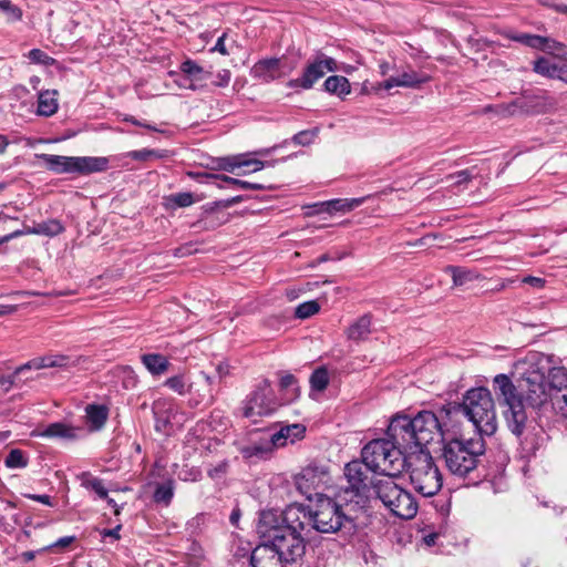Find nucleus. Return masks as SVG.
<instances>
[{"instance_id":"dca6fc26","label":"nucleus","mask_w":567,"mask_h":567,"mask_svg":"<svg viewBox=\"0 0 567 567\" xmlns=\"http://www.w3.org/2000/svg\"><path fill=\"white\" fill-rule=\"evenodd\" d=\"M282 513L277 509H265L260 512L257 523V533L265 543L277 533L284 529Z\"/></svg>"},{"instance_id":"5fc2aeb1","label":"nucleus","mask_w":567,"mask_h":567,"mask_svg":"<svg viewBox=\"0 0 567 567\" xmlns=\"http://www.w3.org/2000/svg\"><path fill=\"white\" fill-rule=\"evenodd\" d=\"M47 360H48L47 354L43 357L34 358V359L28 361L27 363L20 365L19 368H17L16 374H20L24 370H31V369L40 370V369L49 368V363L47 362Z\"/></svg>"},{"instance_id":"423d86ee","label":"nucleus","mask_w":567,"mask_h":567,"mask_svg":"<svg viewBox=\"0 0 567 567\" xmlns=\"http://www.w3.org/2000/svg\"><path fill=\"white\" fill-rule=\"evenodd\" d=\"M462 413L473 423L475 435H493L497 430L495 403L486 388H473L466 391L460 404Z\"/></svg>"},{"instance_id":"4be33fe9","label":"nucleus","mask_w":567,"mask_h":567,"mask_svg":"<svg viewBox=\"0 0 567 567\" xmlns=\"http://www.w3.org/2000/svg\"><path fill=\"white\" fill-rule=\"evenodd\" d=\"M38 157L45 163L49 171L55 174L76 173V156L40 154Z\"/></svg>"},{"instance_id":"bb28decb","label":"nucleus","mask_w":567,"mask_h":567,"mask_svg":"<svg viewBox=\"0 0 567 567\" xmlns=\"http://www.w3.org/2000/svg\"><path fill=\"white\" fill-rule=\"evenodd\" d=\"M141 361L152 375H162L169 368L168 359L159 353H145Z\"/></svg>"},{"instance_id":"a18cd8bd","label":"nucleus","mask_w":567,"mask_h":567,"mask_svg":"<svg viewBox=\"0 0 567 567\" xmlns=\"http://www.w3.org/2000/svg\"><path fill=\"white\" fill-rule=\"evenodd\" d=\"M280 388L288 394L287 402L295 400L299 395L297 379L290 373H286L280 378Z\"/></svg>"},{"instance_id":"c756f323","label":"nucleus","mask_w":567,"mask_h":567,"mask_svg":"<svg viewBox=\"0 0 567 567\" xmlns=\"http://www.w3.org/2000/svg\"><path fill=\"white\" fill-rule=\"evenodd\" d=\"M371 332V317L364 315L355 320L347 330L350 340L359 341L365 339Z\"/></svg>"},{"instance_id":"4c0bfd02","label":"nucleus","mask_w":567,"mask_h":567,"mask_svg":"<svg viewBox=\"0 0 567 567\" xmlns=\"http://www.w3.org/2000/svg\"><path fill=\"white\" fill-rule=\"evenodd\" d=\"M548 383L556 393L567 391V370L565 368H553L548 372Z\"/></svg>"},{"instance_id":"39448f33","label":"nucleus","mask_w":567,"mask_h":567,"mask_svg":"<svg viewBox=\"0 0 567 567\" xmlns=\"http://www.w3.org/2000/svg\"><path fill=\"white\" fill-rule=\"evenodd\" d=\"M359 508H354L344 495H336L334 498L319 495L316 504L310 509V522L319 533H337L346 523H351Z\"/></svg>"},{"instance_id":"8fccbe9b","label":"nucleus","mask_w":567,"mask_h":567,"mask_svg":"<svg viewBox=\"0 0 567 567\" xmlns=\"http://www.w3.org/2000/svg\"><path fill=\"white\" fill-rule=\"evenodd\" d=\"M167 202L171 206L175 207H188L194 204V196L192 193H176L167 197Z\"/></svg>"},{"instance_id":"58836bf2","label":"nucleus","mask_w":567,"mask_h":567,"mask_svg":"<svg viewBox=\"0 0 567 567\" xmlns=\"http://www.w3.org/2000/svg\"><path fill=\"white\" fill-rule=\"evenodd\" d=\"M561 44L550 38L533 34L529 41V48L542 50L554 54L561 49Z\"/></svg>"},{"instance_id":"774afa93","label":"nucleus","mask_w":567,"mask_h":567,"mask_svg":"<svg viewBox=\"0 0 567 567\" xmlns=\"http://www.w3.org/2000/svg\"><path fill=\"white\" fill-rule=\"evenodd\" d=\"M524 284H527L532 287H535L537 289H540L544 287L545 285V280L543 278H539V277H533V276H527V277H524L523 280H522Z\"/></svg>"},{"instance_id":"5701e85b","label":"nucleus","mask_w":567,"mask_h":567,"mask_svg":"<svg viewBox=\"0 0 567 567\" xmlns=\"http://www.w3.org/2000/svg\"><path fill=\"white\" fill-rule=\"evenodd\" d=\"M152 410L155 419V430L167 433L171 424L172 404L166 400H156Z\"/></svg>"},{"instance_id":"f03ea898","label":"nucleus","mask_w":567,"mask_h":567,"mask_svg":"<svg viewBox=\"0 0 567 567\" xmlns=\"http://www.w3.org/2000/svg\"><path fill=\"white\" fill-rule=\"evenodd\" d=\"M485 451V441L481 435L465 437L454 429L443 434L441 456L454 476L463 478L475 471Z\"/></svg>"},{"instance_id":"864d4df0","label":"nucleus","mask_w":567,"mask_h":567,"mask_svg":"<svg viewBox=\"0 0 567 567\" xmlns=\"http://www.w3.org/2000/svg\"><path fill=\"white\" fill-rule=\"evenodd\" d=\"M28 58L32 63L41 64V65H53L55 63V60L51 56H49L44 51L40 49H32L28 53Z\"/></svg>"},{"instance_id":"603ef678","label":"nucleus","mask_w":567,"mask_h":567,"mask_svg":"<svg viewBox=\"0 0 567 567\" xmlns=\"http://www.w3.org/2000/svg\"><path fill=\"white\" fill-rule=\"evenodd\" d=\"M241 155L227 156L218 158V167L223 171L235 173L236 168L241 167Z\"/></svg>"},{"instance_id":"6ab92c4d","label":"nucleus","mask_w":567,"mask_h":567,"mask_svg":"<svg viewBox=\"0 0 567 567\" xmlns=\"http://www.w3.org/2000/svg\"><path fill=\"white\" fill-rule=\"evenodd\" d=\"M306 426L300 423L281 426L279 431L270 435L269 440L275 449L293 444L305 437Z\"/></svg>"},{"instance_id":"1a4fd4ad","label":"nucleus","mask_w":567,"mask_h":567,"mask_svg":"<svg viewBox=\"0 0 567 567\" xmlns=\"http://www.w3.org/2000/svg\"><path fill=\"white\" fill-rule=\"evenodd\" d=\"M494 389L508 406L506 421L511 432L517 437H520L526 429L527 414L525 408L528 405L523 402V398L516 393L515 384L506 374H497L494 378Z\"/></svg>"},{"instance_id":"680f3d73","label":"nucleus","mask_w":567,"mask_h":567,"mask_svg":"<svg viewBox=\"0 0 567 567\" xmlns=\"http://www.w3.org/2000/svg\"><path fill=\"white\" fill-rule=\"evenodd\" d=\"M23 235H33L32 227L27 226L23 229L14 230L8 235L2 236V239L4 243H8V241H10L14 238H18L20 236H23Z\"/></svg>"},{"instance_id":"2eb2a0df","label":"nucleus","mask_w":567,"mask_h":567,"mask_svg":"<svg viewBox=\"0 0 567 567\" xmlns=\"http://www.w3.org/2000/svg\"><path fill=\"white\" fill-rule=\"evenodd\" d=\"M296 66L297 63L289 61L286 56L268 58L256 62L250 73L254 79L269 83L289 75Z\"/></svg>"},{"instance_id":"e2e57ef3","label":"nucleus","mask_w":567,"mask_h":567,"mask_svg":"<svg viewBox=\"0 0 567 567\" xmlns=\"http://www.w3.org/2000/svg\"><path fill=\"white\" fill-rule=\"evenodd\" d=\"M23 235H33L32 227L27 226L23 229L14 230L8 235L2 236V239L4 243H8V241H10L14 238H18L20 236H23Z\"/></svg>"},{"instance_id":"6e6d98bb","label":"nucleus","mask_w":567,"mask_h":567,"mask_svg":"<svg viewBox=\"0 0 567 567\" xmlns=\"http://www.w3.org/2000/svg\"><path fill=\"white\" fill-rule=\"evenodd\" d=\"M317 133H318L317 130L301 131L293 135L292 142L297 145H302V146L310 145L315 141Z\"/></svg>"},{"instance_id":"72a5a7b5","label":"nucleus","mask_w":567,"mask_h":567,"mask_svg":"<svg viewBox=\"0 0 567 567\" xmlns=\"http://www.w3.org/2000/svg\"><path fill=\"white\" fill-rule=\"evenodd\" d=\"M49 363V368H59L63 370H69L71 368L76 367L80 361L81 357H74V355H68L62 353H49L47 354Z\"/></svg>"},{"instance_id":"de8ad7c7","label":"nucleus","mask_w":567,"mask_h":567,"mask_svg":"<svg viewBox=\"0 0 567 567\" xmlns=\"http://www.w3.org/2000/svg\"><path fill=\"white\" fill-rule=\"evenodd\" d=\"M215 178H219L220 181L228 183L230 185L237 186L243 189H254V190H261L265 189V186L262 184L257 183H249L243 179L234 178L227 175H214Z\"/></svg>"},{"instance_id":"9d476101","label":"nucleus","mask_w":567,"mask_h":567,"mask_svg":"<svg viewBox=\"0 0 567 567\" xmlns=\"http://www.w3.org/2000/svg\"><path fill=\"white\" fill-rule=\"evenodd\" d=\"M368 470L369 467L363 460L349 462L344 466V477L348 485L338 495H344L354 508L361 509L365 504L370 485Z\"/></svg>"},{"instance_id":"a878e982","label":"nucleus","mask_w":567,"mask_h":567,"mask_svg":"<svg viewBox=\"0 0 567 567\" xmlns=\"http://www.w3.org/2000/svg\"><path fill=\"white\" fill-rule=\"evenodd\" d=\"M527 112L532 113H546L556 106V101L554 97L542 94V95H533L526 99V102L520 105Z\"/></svg>"},{"instance_id":"b1692460","label":"nucleus","mask_w":567,"mask_h":567,"mask_svg":"<svg viewBox=\"0 0 567 567\" xmlns=\"http://www.w3.org/2000/svg\"><path fill=\"white\" fill-rule=\"evenodd\" d=\"M109 159L106 157L83 156L76 157V173L87 175L107 169Z\"/></svg>"},{"instance_id":"69168bd1","label":"nucleus","mask_w":567,"mask_h":567,"mask_svg":"<svg viewBox=\"0 0 567 567\" xmlns=\"http://www.w3.org/2000/svg\"><path fill=\"white\" fill-rule=\"evenodd\" d=\"M24 497L42 503L48 506H53V502L49 495L24 494Z\"/></svg>"},{"instance_id":"37998d69","label":"nucleus","mask_w":567,"mask_h":567,"mask_svg":"<svg viewBox=\"0 0 567 567\" xmlns=\"http://www.w3.org/2000/svg\"><path fill=\"white\" fill-rule=\"evenodd\" d=\"M4 464L9 468H24L28 465V457L23 451L13 449L8 453Z\"/></svg>"},{"instance_id":"f257e3e1","label":"nucleus","mask_w":567,"mask_h":567,"mask_svg":"<svg viewBox=\"0 0 567 567\" xmlns=\"http://www.w3.org/2000/svg\"><path fill=\"white\" fill-rule=\"evenodd\" d=\"M452 430L441 423L435 413L422 411L414 417L408 415L392 417L388 426V435L406 446L412 454V452L425 451L424 447L436 439L443 443V434Z\"/></svg>"},{"instance_id":"4d7b16f0","label":"nucleus","mask_w":567,"mask_h":567,"mask_svg":"<svg viewBox=\"0 0 567 567\" xmlns=\"http://www.w3.org/2000/svg\"><path fill=\"white\" fill-rule=\"evenodd\" d=\"M471 179L472 175L470 174L468 169H463L446 176V182H450L451 186H461L467 184Z\"/></svg>"},{"instance_id":"09e8293b","label":"nucleus","mask_w":567,"mask_h":567,"mask_svg":"<svg viewBox=\"0 0 567 567\" xmlns=\"http://www.w3.org/2000/svg\"><path fill=\"white\" fill-rule=\"evenodd\" d=\"M0 10L7 16L9 22L19 21L22 18V11L10 0H0Z\"/></svg>"},{"instance_id":"aec40b11","label":"nucleus","mask_w":567,"mask_h":567,"mask_svg":"<svg viewBox=\"0 0 567 567\" xmlns=\"http://www.w3.org/2000/svg\"><path fill=\"white\" fill-rule=\"evenodd\" d=\"M365 202V197L360 198H334L327 202L315 204L312 207L316 213H349L354 208L361 206Z\"/></svg>"},{"instance_id":"7c9ffc66","label":"nucleus","mask_w":567,"mask_h":567,"mask_svg":"<svg viewBox=\"0 0 567 567\" xmlns=\"http://www.w3.org/2000/svg\"><path fill=\"white\" fill-rule=\"evenodd\" d=\"M323 87L327 92L331 94H337L338 96L347 95L351 91L348 79L341 75L329 76L324 81Z\"/></svg>"},{"instance_id":"ea45409f","label":"nucleus","mask_w":567,"mask_h":567,"mask_svg":"<svg viewBox=\"0 0 567 567\" xmlns=\"http://www.w3.org/2000/svg\"><path fill=\"white\" fill-rule=\"evenodd\" d=\"M82 486L86 489L93 491L100 498H107V489L101 478L94 477L91 474H84Z\"/></svg>"},{"instance_id":"4468645a","label":"nucleus","mask_w":567,"mask_h":567,"mask_svg":"<svg viewBox=\"0 0 567 567\" xmlns=\"http://www.w3.org/2000/svg\"><path fill=\"white\" fill-rule=\"evenodd\" d=\"M331 481L328 466L312 462L305 466L300 473L295 476V484L297 489L307 498H311L316 491L328 486Z\"/></svg>"},{"instance_id":"79ce46f5","label":"nucleus","mask_w":567,"mask_h":567,"mask_svg":"<svg viewBox=\"0 0 567 567\" xmlns=\"http://www.w3.org/2000/svg\"><path fill=\"white\" fill-rule=\"evenodd\" d=\"M310 385L312 390L323 391L329 384V373L324 367L316 369L310 377Z\"/></svg>"},{"instance_id":"cd10ccee","label":"nucleus","mask_w":567,"mask_h":567,"mask_svg":"<svg viewBox=\"0 0 567 567\" xmlns=\"http://www.w3.org/2000/svg\"><path fill=\"white\" fill-rule=\"evenodd\" d=\"M274 445L270 440H266L264 442H256L249 445H246L240 449V453L245 458H267L274 451Z\"/></svg>"},{"instance_id":"7ed1b4c3","label":"nucleus","mask_w":567,"mask_h":567,"mask_svg":"<svg viewBox=\"0 0 567 567\" xmlns=\"http://www.w3.org/2000/svg\"><path fill=\"white\" fill-rule=\"evenodd\" d=\"M306 551V542L301 534H295L284 527L271 538L261 543L252 551L251 560L262 567H284L301 559Z\"/></svg>"},{"instance_id":"9b49d317","label":"nucleus","mask_w":567,"mask_h":567,"mask_svg":"<svg viewBox=\"0 0 567 567\" xmlns=\"http://www.w3.org/2000/svg\"><path fill=\"white\" fill-rule=\"evenodd\" d=\"M279 406L270 383L264 380L247 395L240 410L244 417L257 422L258 417L272 414Z\"/></svg>"},{"instance_id":"bf43d9fd","label":"nucleus","mask_w":567,"mask_h":567,"mask_svg":"<svg viewBox=\"0 0 567 567\" xmlns=\"http://www.w3.org/2000/svg\"><path fill=\"white\" fill-rule=\"evenodd\" d=\"M266 166H270L269 162H262L260 159H247L245 155L241 158V167H248V172H258L265 168Z\"/></svg>"},{"instance_id":"338daca9","label":"nucleus","mask_w":567,"mask_h":567,"mask_svg":"<svg viewBox=\"0 0 567 567\" xmlns=\"http://www.w3.org/2000/svg\"><path fill=\"white\" fill-rule=\"evenodd\" d=\"M217 81L215 82L218 86H227L230 81V72L228 70H221L216 75Z\"/></svg>"},{"instance_id":"c03bdc74","label":"nucleus","mask_w":567,"mask_h":567,"mask_svg":"<svg viewBox=\"0 0 567 567\" xmlns=\"http://www.w3.org/2000/svg\"><path fill=\"white\" fill-rule=\"evenodd\" d=\"M164 385L179 395H184L189 391V385L185 374H177L168 378L164 382Z\"/></svg>"},{"instance_id":"473e14b6","label":"nucleus","mask_w":567,"mask_h":567,"mask_svg":"<svg viewBox=\"0 0 567 567\" xmlns=\"http://www.w3.org/2000/svg\"><path fill=\"white\" fill-rule=\"evenodd\" d=\"M446 272L451 274L453 284L456 287L464 286L480 278L478 274L463 267L447 266Z\"/></svg>"},{"instance_id":"412c9836","label":"nucleus","mask_w":567,"mask_h":567,"mask_svg":"<svg viewBox=\"0 0 567 567\" xmlns=\"http://www.w3.org/2000/svg\"><path fill=\"white\" fill-rule=\"evenodd\" d=\"M282 513L284 526L295 532V534H301L306 525L310 522V511L306 512L299 506H289Z\"/></svg>"},{"instance_id":"c85d7f7f","label":"nucleus","mask_w":567,"mask_h":567,"mask_svg":"<svg viewBox=\"0 0 567 567\" xmlns=\"http://www.w3.org/2000/svg\"><path fill=\"white\" fill-rule=\"evenodd\" d=\"M548 436L542 427H534L533 432L528 433L522 441L523 447L526 452L535 454L539 449L545 446Z\"/></svg>"},{"instance_id":"e433bc0d","label":"nucleus","mask_w":567,"mask_h":567,"mask_svg":"<svg viewBox=\"0 0 567 567\" xmlns=\"http://www.w3.org/2000/svg\"><path fill=\"white\" fill-rule=\"evenodd\" d=\"M560 63H556L554 60L542 56L534 62L533 70L546 78L556 79Z\"/></svg>"},{"instance_id":"a211bd4d","label":"nucleus","mask_w":567,"mask_h":567,"mask_svg":"<svg viewBox=\"0 0 567 567\" xmlns=\"http://www.w3.org/2000/svg\"><path fill=\"white\" fill-rule=\"evenodd\" d=\"M430 76L425 73H419L414 70L404 71L396 76H390L388 80L379 84L380 89L391 90L394 86L419 87L421 84L429 82Z\"/></svg>"},{"instance_id":"49530a36","label":"nucleus","mask_w":567,"mask_h":567,"mask_svg":"<svg viewBox=\"0 0 567 567\" xmlns=\"http://www.w3.org/2000/svg\"><path fill=\"white\" fill-rule=\"evenodd\" d=\"M127 156L131 157L132 159H135V161L147 162V161H151L153 158H163V157H165L166 156V152L165 151L143 148V150H138V151H132V152L127 153Z\"/></svg>"},{"instance_id":"a19ab883","label":"nucleus","mask_w":567,"mask_h":567,"mask_svg":"<svg viewBox=\"0 0 567 567\" xmlns=\"http://www.w3.org/2000/svg\"><path fill=\"white\" fill-rule=\"evenodd\" d=\"M174 496V484L173 481H167L162 484H157L154 492V501L156 503H163L168 505Z\"/></svg>"},{"instance_id":"f704fd0d","label":"nucleus","mask_w":567,"mask_h":567,"mask_svg":"<svg viewBox=\"0 0 567 567\" xmlns=\"http://www.w3.org/2000/svg\"><path fill=\"white\" fill-rule=\"evenodd\" d=\"M181 70L187 75L190 81H204L212 75L210 71L204 70L198 63L193 60H186L181 64Z\"/></svg>"},{"instance_id":"6e6552de","label":"nucleus","mask_w":567,"mask_h":567,"mask_svg":"<svg viewBox=\"0 0 567 567\" xmlns=\"http://www.w3.org/2000/svg\"><path fill=\"white\" fill-rule=\"evenodd\" d=\"M377 497L394 516L411 519L417 513V503L413 495L393 481V477L372 483Z\"/></svg>"},{"instance_id":"0e129e2a","label":"nucleus","mask_w":567,"mask_h":567,"mask_svg":"<svg viewBox=\"0 0 567 567\" xmlns=\"http://www.w3.org/2000/svg\"><path fill=\"white\" fill-rule=\"evenodd\" d=\"M122 526L121 525H117L115 528H112V529H103L101 530V537L103 539H106L107 537L114 539V540H118L121 538L120 536V530H121Z\"/></svg>"},{"instance_id":"f8f14e48","label":"nucleus","mask_w":567,"mask_h":567,"mask_svg":"<svg viewBox=\"0 0 567 567\" xmlns=\"http://www.w3.org/2000/svg\"><path fill=\"white\" fill-rule=\"evenodd\" d=\"M545 372L538 368L526 369L515 384L516 393L530 408H538L547 401Z\"/></svg>"},{"instance_id":"ddd939ff","label":"nucleus","mask_w":567,"mask_h":567,"mask_svg":"<svg viewBox=\"0 0 567 567\" xmlns=\"http://www.w3.org/2000/svg\"><path fill=\"white\" fill-rule=\"evenodd\" d=\"M338 70V62L333 58L328 56L322 51H317L308 61L302 74L297 79L288 81L287 86L290 89L310 90L328 72H336Z\"/></svg>"},{"instance_id":"3c124183","label":"nucleus","mask_w":567,"mask_h":567,"mask_svg":"<svg viewBox=\"0 0 567 567\" xmlns=\"http://www.w3.org/2000/svg\"><path fill=\"white\" fill-rule=\"evenodd\" d=\"M319 309H320L319 303L316 300H311V301H307V302L299 305L296 308L295 315L297 318L306 319V318H309V317L313 316L315 313H317L319 311Z\"/></svg>"},{"instance_id":"20e7f679","label":"nucleus","mask_w":567,"mask_h":567,"mask_svg":"<svg viewBox=\"0 0 567 567\" xmlns=\"http://www.w3.org/2000/svg\"><path fill=\"white\" fill-rule=\"evenodd\" d=\"M410 453L406 446L396 442L394 437L375 439L362 449V460L370 471L386 477L399 476L406 467Z\"/></svg>"},{"instance_id":"0eeeda50","label":"nucleus","mask_w":567,"mask_h":567,"mask_svg":"<svg viewBox=\"0 0 567 567\" xmlns=\"http://www.w3.org/2000/svg\"><path fill=\"white\" fill-rule=\"evenodd\" d=\"M410 483L424 497L436 495L442 488V475L429 451L412 452L406 463Z\"/></svg>"},{"instance_id":"052dcab7","label":"nucleus","mask_w":567,"mask_h":567,"mask_svg":"<svg viewBox=\"0 0 567 567\" xmlns=\"http://www.w3.org/2000/svg\"><path fill=\"white\" fill-rule=\"evenodd\" d=\"M74 540H75L74 536H64V537L59 538L52 545H49V546L42 548L40 551H45V550H49L51 548L64 549V548L69 547Z\"/></svg>"},{"instance_id":"13d9d810","label":"nucleus","mask_w":567,"mask_h":567,"mask_svg":"<svg viewBox=\"0 0 567 567\" xmlns=\"http://www.w3.org/2000/svg\"><path fill=\"white\" fill-rule=\"evenodd\" d=\"M553 405L563 416H567V390L554 394Z\"/></svg>"},{"instance_id":"f3484780","label":"nucleus","mask_w":567,"mask_h":567,"mask_svg":"<svg viewBox=\"0 0 567 567\" xmlns=\"http://www.w3.org/2000/svg\"><path fill=\"white\" fill-rule=\"evenodd\" d=\"M81 432V427H75L64 422H55L34 430L31 435L38 437L76 440L80 437Z\"/></svg>"},{"instance_id":"c9c22d12","label":"nucleus","mask_w":567,"mask_h":567,"mask_svg":"<svg viewBox=\"0 0 567 567\" xmlns=\"http://www.w3.org/2000/svg\"><path fill=\"white\" fill-rule=\"evenodd\" d=\"M33 235L54 237L64 231V226L58 219L41 221L32 227Z\"/></svg>"},{"instance_id":"393cba45","label":"nucleus","mask_w":567,"mask_h":567,"mask_svg":"<svg viewBox=\"0 0 567 567\" xmlns=\"http://www.w3.org/2000/svg\"><path fill=\"white\" fill-rule=\"evenodd\" d=\"M85 413L86 423L92 432L101 430L109 417V410L104 405L89 404Z\"/></svg>"},{"instance_id":"2f4dec72","label":"nucleus","mask_w":567,"mask_h":567,"mask_svg":"<svg viewBox=\"0 0 567 567\" xmlns=\"http://www.w3.org/2000/svg\"><path fill=\"white\" fill-rule=\"evenodd\" d=\"M55 91H44L39 94L38 113L44 116L53 115L58 110Z\"/></svg>"}]
</instances>
